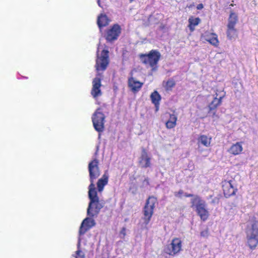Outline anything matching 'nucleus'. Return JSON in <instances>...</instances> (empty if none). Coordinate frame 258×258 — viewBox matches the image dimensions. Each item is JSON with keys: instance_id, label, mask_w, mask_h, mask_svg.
Masks as SVG:
<instances>
[{"instance_id": "nucleus-30", "label": "nucleus", "mask_w": 258, "mask_h": 258, "mask_svg": "<svg viewBox=\"0 0 258 258\" xmlns=\"http://www.w3.org/2000/svg\"><path fill=\"white\" fill-rule=\"evenodd\" d=\"M120 234L123 236L125 235V229L124 228H123L120 231Z\"/></svg>"}, {"instance_id": "nucleus-3", "label": "nucleus", "mask_w": 258, "mask_h": 258, "mask_svg": "<svg viewBox=\"0 0 258 258\" xmlns=\"http://www.w3.org/2000/svg\"><path fill=\"white\" fill-rule=\"evenodd\" d=\"M109 63L108 51L105 48L103 45L100 42L97 51V58L96 60L95 68L96 71H104Z\"/></svg>"}, {"instance_id": "nucleus-11", "label": "nucleus", "mask_w": 258, "mask_h": 258, "mask_svg": "<svg viewBox=\"0 0 258 258\" xmlns=\"http://www.w3.org/2000/svg\"><path fill=\"white\" fill-rule=\"evenodd\" d=\"M201 39L202 40H204L208 41L215 47H218L219 45V41L218 36L215 33L206 31L201 35Z\"/></svg>"}, {"instance_id": "nucleus-4", "label": "nucleus", "mask_w": 258, "mask_h": 258, "mask_svg": "<svg viewBox=\"0 0 258 258\" xmlns=\"http://www.w3.org/2000/svg\"><path fill=\"white\" fill-rule=\"evenodd\" d=\"M191 207L195 210L201 220L206 221L209 216L205 201L198 196H192L190 199Z\"/></svg>"}, {"instance_id": "nucleus-6", "label": "nucleus", "mask_w": 258, "mask_h": 258, "mask_svg": "<svg viewBox=\"0 0 258 258\" xmlns=\"http://www.w3.org/2000/svg\"><path fill=\"white\" fill-rule=\"evenodd\" d=\"M160 53L155 50H152L148 54H142L140 55L141 61L146 64H149L151 67H154L159 61L160 57Z\"/></svg>"}, {"instance_id": "nucleus-22", "label": "nucleus", "mask_w": 258, "mask_h": 258, "mask_svg": "<svg viewBox=\"0 0 258 258\" xmlns=\"http://www.w3.org/2000/svg\"><path fill=\"white\" fill-rule=\"evenodd\" d=\"M150 98L152 102L155 105L156 107V110H158V106L161 99V96L157 91H155L151 94Z\"/></svg>"}, {"instance_id": "nucleus-17", "label": "nucleus", "mask_w": 258, "mask_h": 258, "mask_svg": "<svg viewBox=\"0 0 258 258\" xmlns=\"http://www.w3.org/2000/svg\"><path fill=\"white\" fill-rule=\"evenodd\" d=\"M238 20L237 15L236 13L233 12H231L229 19H228V24L227 25L228 27V35L230 34V32L235 31V30L234 29V27L235 24H236Z\"/></svg>"}, {"instance_id": "nucleus-25", "label": "nucleus", "mask_w": 258, "mask_h": 258, "mask_svg": "<svg viewBox=\"0 0 258 258\" xmlns=\"http://www.w3.org/2000/svg\"><path fill=\"white\" fill-rule=\"evenodd\" d=\"M222 97H220L219 98L215 97L212 102L210 104L209 108L210 111L215 109L221 103Z\"/></svg>"}, {"instance_id": "nucleus-12", "label": "nucleus", "mask_w": 258, "mask_h": 258, "mask_svg": "<svg viewBox=\"0 0 258 258\" xmlns=\"http://www.w3.org/2000/svg\"><path fill=\"white\" fill-rule=\"evenodd\" d=\"M101 79L97 76L93 79L92 82V88L91 93L93 98L96 99L101 96Z\"/></svg>"}, {"instance_id": "nucleus-15", "label": "nucleus", "mask_w": 258, "mask_h": 258, "mask_svg": "<svg viewBox=\"0 0 258 258\" xmlns=\"http://www.w3.org/2000/svg\"><path fill=\"white\" fill-rule=\"evenodd\" d=\"M243 150V143L238 142L233 144L228 149V152L233 156L240 155Z\"/></svg>"}, {"instance_id": "nucleus-26", "label": "nucleus", "mask_w": 258, "mask_h": 258, "mask_svg": "<svg viewBox=\"0 0 258 258\" xmlns=\"http://www.w3.org/2000/svg\"><path fill=\"white\" fill-rule=\"evenodd\" d=\"M174 196L178 198H182L183 197H191L192 198V196H194L195 195H190V194H187L185 192H184V191L182 190H179L177 191H175L174 192Z\"/></svg>"}, {"instance_id": "nucleus-5", "label": "nucleus", "mask_w": 258, "mask_h": 258, "mask_svg": "<svg viewBox=\"0 0 258 258\" xmlns=\"http://www.w3.org/2000/svg\"><path fill=\"white\" fill-rule=\"evenodd\" d=\"M157 204V199L154 197H150L146 201L144 208V221L148 224L153 214L154 210Z\"/></svg>"}, {"instance_id": "nucleus-7", "label": "nucleus", "mask_w": 258, "mask_h": 258, "mask_svg": "<svg viewBox=\"0 0 258 258\" xmlns=\"http://www.w3.org/2000/svg\"><path fill=\"white\" fill-rule=\"evenodd\" d=\"M105 117V115L100 108L97 109L92 115V119L93 126L96 131L98 132H101L104 130Z\"/></svg>"}, {"instance_id": "nucleus-32", "label": "nucleus", "mask_w": 258, "mask_h": 258, "mask_svg": "<svg viewBox=\"0 0 258 258\" xmlns=\"http://www.w3.org/2000/svg\"><path fill=\"white\" fill-rule=\"evenodd\" d=\"M97 3H98V5L100 7V0H98Z\"/></svg>"}, {"instance_id": "nucleus-8", "label": "nucleus", "mask_w": 258, "mask_h": 258, "mask_svg": "<svg viewBox=\"0 0 258 258\" xmlns=\"http://www.w3.org/2000/svg\"><path fill=\"white\" fill-rule=\"evenodd\" d=\"M181 240L178 238H173L170 244L166 245L164 248V253L171 256L175 255L181 249Z\"/></svg>"}, {"instance_id": "nucleus-23", "label": "nucleus", "mask_w": 258, "mask_h": 258, "mask_svg": "<svg viewBox=\"0 0 258 258\" xmlns=\"http://www.w3.org/2000/svg\"><path fill=\"white\" fill-rule=\"evenodd\" d=\"M177 116L175 114H170L169 118L166 122V126L167 128L171 129L176 125Z\"/></svg>"}, {"instance_id": "nucleus-9", "label": "nucleus", "mask_w": 258, "mask_h": 258, "mask_svg": "<svg viewBox=\"0 0 258 258\" xmlns=\"http://www.w3.org/2000/svg\"><path fill=\"white\" fill-rule=\"evenodd\" d=\"M98 161L97 159H94L90 162L89 164L88 168L89 172L90 181L91 182L89 186H91L92 184H93L94 187H95V185L94 183V180L97 178L100 174L98 167Z\"/></svg>"}, {"instance_id": "nucleus-16", "label": "nucleus", "mask_w": 258, "mask_h": 258, "mask_svg": "<svg viewBox=\"0 0 258 258\" xmlns=\"http://www.w3.org/2000/svg\"><path fill=\"white\" fill-rule=\"evenodd\" d=\"M128 85L132 91L136 93L141 89L143 83L138 81L136 79L131 77L128 80Z\"/></svg>"}, {"instance_id": "nucleus-31", "label": "nucleus", "mask_w": 258, "mask_h": 258, "mask_svg": "<svg viewBox=\"0 0 258 258\" xmlns=\"http://www.w3.org/2000/svg\"><path fill=\"white\" fill-rule=\"evenodd\" d=\"M203 7H204L203 5L202 4H200L197 6V8L198 10H201L203 8Z\"/></svg>"}, {"instance_id": "nucleus-1", "label": "nucleus", "mask_w": 258, "mask_h": 258, "mask_svg": "<svg viewBox=\"0 0 258 258\" xmlns=\"http://www.w3.org/2000/svg\"><path fill=\"white\" fill-rule=\"evenodd\" d=\"M88 196L90 202L87 211V215L93 217L99 214L104 206V203L99 200L97 190L93 184L89 186Z\"/></svg>"}, {"instance_id": "nucleus-27", "label": "nucleus", "mask_w": 258, "mask_h": 258, "mask_svg": "<svg viewBox=\"0 0 258 258\" xmlns=\"http://www.w3.org/2000/svg\"><path fill=\"white\" fill-rule=\"evenodd\" d=\"M175 82L172 80H169L166 82L165 87L166 90H170L175 86Z\"/></svg>"}, {"instance_id": "nucleus-21", "label": "nucleus", "mask_w": 258, "mask_h": 258, "mask_svg": "<svg viewBox=\"0 0 258 258\" xmlns=\"http://www.w3.org/2000/svg\"><path fill=\"white\" fill-rule=\"evenodd\" d=\"M109 22V20L105 14H101L98 17L97 24L99 28L106 26Z\"/></svg>"}, {"instance_id": "nucleus-28", "label": "nucleus", "mask_w": 258, "mask_h": 258, "mask_svg": "<svg viewBox=\"0 0 258 258\" xmlns=\"http://www.w3.org/2000/svg\"><path fill=\"white\" fill-rule=\"evenodd\" d=\"M74 256L75 258H85L84 253L80 250H78Z\"/></svg>"}, {"instance_id": "nucleus-18", "label": "nucleus", "mask_w": 258, "mask_h": 258, "mask_svg": "<svg viewBox=\"0 0 258 258\" xmlns=\"http://www.w3.org/2000/svg\"><path fill=\"white\" fill-rule=\"evenodd\" d=\"M142 167L147 168L151 166V158L145 151H143L139 161Z\"/></svg>"}, {"instance_id": "nucleus-13", "label": "nucleus", "mask_w": 258, "mask_h": 258, "mask_svg": "<svg viewBox=\"0 0 258 258\" xmlns=\"http://www.w3.org/2000/svg\"><path fill=\"white\" fill-rule=\"evenodd\" d=\"M120 33V27L119 25H114L107 32L106 38L107 40L111 41L117 38Z\"/></svg>"}, {"instance_id": "nucleus-2", "label": "nucleus", "mask_w": 258, "mask_h": 258, "mask_svg": "<svg viewBox=\"0 0 258 258\" xmlns=\"http://www.w3.org/2000/svg\"><path fill=\"white\" fill-rule=\"evenodd\" d=\"M246 232L248 246L254 249L258 244V222L255 220L248 222Z\"/></svg>"}, {"instance_id": "nucleus-14", "label": "nucleus", "mask_w": 258, "mask_h": 258, "mask_svg": "<svg viewBox=\"0 0 258 258\" xmlns=\"http://www.w3.org/2000/svg\"><path fill=\"white\" fill-rule=\"evenodd\" d=\"M95 225L94 220L91 217L86 218L82 222L80 228V234H84L87 230Z\"/></svg>"}, {"instance_id": "nucleus-19", "label": "nucleus", "mask_w": 258, "mask_h": 258, "mask_svg": "<svg viewBox=\"0 0 258 258\" xmlns=\"http://www.w3.org/2000/svg\"><path fill=\"white\" fill-rule=\"evenodd\" d=\"M109 176L105 173L97 182V190L99 192H102L104 186L107 185L108 181Z\"/></svg>"}, {"instance_id": "nucleus-33", "label": "nucleus", "mask_w": 258, "mask_h": 258, "mask_svg": "<svg viewBox=\"0 0 258 258\" xmlns=\"http://www.w3.org/2000/svg\"><path fill=\"white\" fill-rule=\"evenodd\" d=\"M213 116H216V117H217V115L216 114V112H213Z\"/></svg>"}, {"instance_id": "nucleus-24", "label": "nucleus", "mask_w": 258, "mask_h": 258, "mask_svg": "<svg viewBox=\"0 0 258 258\" xmlns=\"http://www.w3.org/2000/svg\"><path fill=\"white\" fill-rule=\"evenodd\" d=\"M201 20L199 18H195L191 17L189 18L188 22L189 25L188 27L190 30L192 32L195 30V26H197L200 22Z\"/></svg>"}, {"instance_id": "nucleus-10", "label": "nucleus", "mask_w": 258, "mask_h": 258, "mask_svg": "<svg viewBox=\"0 0 258 258\" xmlns=\"http://www.w3.org/2000/svg\"><path fill=\"white\" fill-rule=\"evenodd\" d=\"M223 187L224 195L226 197L234 195L237 191L233 180L224 181L223 182Z\"/></svg>"}, {"instance_id": "nucleus-29", "label": "nucleus", "mask_w": 258, "mask_h": 258, "mask_svg": "<svg viewBox=\"0 0 258 258\" xmlns=\"http://www.w3.org/2000/svg\"><path fill=\"white\" fill-rule=\"evenodd\" d=\"M200 235L202 237H207L209 235V232L207 230H204L201 232Z\"/></svg>"}, {"instance_id": "nucleus-20", "label": "nucleus", "mask_w": 258, "mask_h": 258, "mask_svg": "<svg viewBox=\"0 0 258 258\" xmlns=\"http://www.w3.org/2000/svg\"><path fill=\"white\" fill-rule=\"evenodd\" d=\"M212 140V138L211 136L201 135L198 139V142L199 144L208 148L211 146Z\"/></svg>"}]
</instances>
